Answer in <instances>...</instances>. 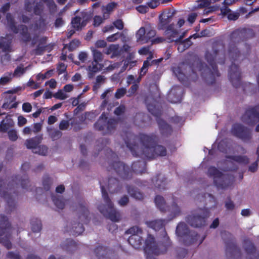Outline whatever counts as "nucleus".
<instances>
[{
  "instance_id": "f257e3e1",
  "label": "nucleus",
  "mask_w": 259,
  "mask_h": 259,
  "mask_svg": "<svg viewBox=\"0 0 259 259\" xmlns=\"http://www.w3.org/2000/svg\"><path fill=\"white\" fill-rule=\"evenodd\" d=\"M126 145L136 156L144 155L148 158H154L166 154L165 148L160 145L154 146L153 139L147 135H142L140 138L133 137L126 143Z\"/></svg>"
},
{
  "instance_id": "f03ea898",
  "label": "nucleus",
  "mask_w": 259,
  "mask_h": 259,
  "mask_svg": "<svg viewBox=\"0 0 259 259\" xmlns=\"http://www.w3.org/2000/svg\"><path fill=\"white\" fill-rule=\"evenodd\" d=\"M220 55V52L216 51H213L212 53L207 52L206 54L205 58L210 67H208L198 60L194 63L193 71L196 73L197 71L199 72L200 75L208 83H212L215 76L219 75L217 66L214 61L217 59V56Z\"/></svg>"
},
{
  "instance_id": "7ed1b4c3",
  "label": "nucleus",
  "mask_w": 259,
  "mask_h": 259,
  "mask_svg": "<svg viewBox=\"0 0 259 259\" xmlns=\"http://www.w3.org/2000/svg\"><path fill=\"white\" fill-rule=\"evenodd\" d=\"M102 197L105 204H101L98 206V209L106 218L112 222H117L121 219L120 213L114 207L113 204L108 196L103 187H101Z\"/></svg>"
},
{
  "instance_id": "20e7f679",
  "label": "nucleus",
  "mask_w": 259,
  "mask_h": 259,
  "mask_svg": "<svg viewBox=\"0 0 259 259\" xmlns=\"http://www.w3.org/2000/svg\"><path fill=\"white\" fill-rule=\"evenodd\" d=\"M207 175L213 179L214 184L218 188L222 189H226L230 186L233 181L232 177L223 175L221 171L213 166L208 168Z\"/></svg>"
},
{
  "instance_id": "39448f33",
  "label": "nucleus",
  "mask_w": 259,
  "mask_h": 259,
  "mask_svg": "<svg viewBox=\"0 0 259 259\" xmlns=\"http://www.w3.org/2000/svg\"><path fill=\"white\" fill-rule=\"evenodd\" d=\"M207 216V211L206 210L200 209L188 217V222L193 227H199L203 225L204 219Z\"/></svg>"
},
{
  "instance_id": "423d86ee",
  "label": "nucleus",
  "mask_w": 259,
  "mask_h": 259,
  "mask_svg": "<svg viewBox=\"0 0 259 259\" xmlns=\"http://www.w3.org/2000/svg\"><path fill=\"white\" fill-rule=\"evenodd\" d=\"M185 34V32H183L182 34H180L179 31L175 28V25L174 24L168 25L164 32L165 39L168 42L174 41L178 42L182 40Z\"/></svg>"
},
{
  "instance_id": "0eeeda50",
  "label": "nucleus",
  "mask_w": 259,
  "mask_h": 259,
  "mask_svg": "<svg viewBox=\"0 0 259 259\" xmlns=\"http://www.w3.org/2000/svg\"><path fill=\"white\" fill-rule=\"evenodd\" d=\"M242 121L249 125H253L259 121V107L247 110L242 117Z\"/></svg>"
},
{
  "instance_id": "6e6552de",
  "label": "nucleus",
  "mask_w": 259,
  "mask_h": 259,
  "mask_svg": "<svg viewBox=\"0 0 259 259\" xmlns=\"http://www.w3.org/2000/svg\"><path fill=\"white\" fill-rule=\"evenodd\" d=\"M114 168L120 177L124 179H128L132 178L133 171L128 166L126 165L124 163L119 161L114 164Z\"/></svg>"
},
{
  "instance_id": "1a4fd4ad",
  "label": "nucleus",
  "mask_w": 259,
  "mask_h": 259,
  "mask_svg": "<svg viewBox=\"0 0 259 259\" xmlns=\"http://www.w3.org/2000/svg\"><path fill=\"white\" fill-rule=\"evenodd\" d=\"M110 61L108 60H105L104 63L102 64L92 61L87 68L89 78L90 79L93 78L96 73L100 71Z\"/></svg>"
},
{
  "instance_id": "9d476101",
  "label": "nucleus",
  "mask_w": 259,
  "mask_h": 259,
  "mask_svg": "<svg viewBox=\"0 0 259 259\" xmlns=\"http://www.w3.org/2000/svg\"><path fill=\"white\" fill-rule=\"evenodd\" d=\"M26 10L30 12H33L35 15H39L42 12L44 6L38 0H27Z\"/></svg>"
},
{
  "instance_id": "9b49d317",
  "label": "nucleus",
  "mask_w": 259,
  "mask_h": 259,
  "mask_svg": "<svg viewBox=\"0 0 259 259\" xmlns=\"http://www.w3.org/2000/svg\"><path fill=\"white\" fill-rule=\"evenodd\" d=\"M232 133L233 135L243 140L249 139L250 138V134L248 129L245 128L240 124L233 125Z\"/></svg>"
},
{
  "instance_id": "f8f14e48",
  "label": "nucleus",
  "mask_w": 259,
  "mask_h": 259,
  "mask_svg": "<svg viewBox=\"0 0 259 259\" xmlns=\"http://www.w3.org/2000/svg\"><path fill=\"white\" fill-rule=\"evenodd\" d=\"M76 220L82 224L89 223L90 217L87 208L82 205H79L76 209Z\"/></svg>"
},
{
  "instance_id": "ddd939ff",
  "label": "nucleus",
  "mask_w": 259,
  "mask_h": 259,
  "mask_svg": "<svg viewBox=\"0 0 259 259\" xmlns=\"http://www.w3.org/2000/svg\"><path fill=\"white\" fill-rule=\"evenodd\" d=\"M174 13L168 10L166 12H164L159 16V22L157 25V28L159 30H163L166 29L168 26V24L170 22Z\"/></svg>"
},
{
  "instance_id": "4468645a",
  "label": "nucleus",
  "mask_w": 259,
  "mask_h": 259,
  "mask_svg": "<svg viewBox=\"0 0 259 259\" xmlns=\"http://www.w3.org/2000/svg\"><path fill=\"white\" fill-rule=\"evenodd\" d=\"M229 77L233 85L237 88L240 84V72L238 66L235 64H233L231 66Z\"/></svg>"
},
{
  "instance_id": "2eb2a0df",
  "label": "nucleus",
  "mask_w": 259,
  "mask_h": 259,
  "mask_svg": "<svg viewBox=\"0 0 259 259\" xmlns=\"http://www.w3.org/2000/svg\"><path fill=\"white\" fill-rule=\"evenodd\" d=\"M182 90L178 87L173 88L168 95V100L172 103L180 102L182 99Z\"/></svg>"
},
{
  "instance_id": "dca6fc26",
  "label": "nucleus",
  "mask_w": 259,
  "mask_h": 259,
  "mask_svg": "<svg viewBox=\"0 0 259 259\" xmlns=\"http://www.w3.org/2000/svg\"><path fill=\"white\" fill-rule=\"evenodd\" d=\"M244 247L248 254V259H259L258 254L255 252V248L250 240L245 239L244 241Z\"/></svg>"
},
{
  "instance_id": "f3484780",
  "label": "nucleus",
  "mask_w": 259,
  "mask_h": 259,
  "mask_svg": "<svg viewBox=\"0 0 259 259\" xmlns=\"http://www.w3.org/2000/svg\"><path fill=\"white\" fill-rule=\"evenodd\" d=\"M42 139L41 136H38L27 139L25 141V145L28 149H31L33 152V151L35 150V149L37 148L39 144L41 142Z\"/></svg>"
},
{
  "instance_id": "a211bd4d",
  "label": "nucleus",
  "mask_w": 259,
  "mask_h": 259,
  "mask_svg": "<svg viewBox=\"0 0 259 259\" xmlns=\"http://www.w3.org/2000/svg\"><path fill=\"white\" fill-rule=\"evenodd\" d=\"M121 187V185L116 179L111 178L109 179L108 188L110 193H117L120 191Z\"/></svg>"
},
{
  "instance_id": "6ab92c4d",
  "label": "nucleus",
  "mask_w": 259,
  "mask_h": 259,
  "mask_svg": "<svg viewBox=\"0 0 259 259\" xmlns=\"http://www.w3.org/2000/svg\"><path fill=\"white\" fill-rule=\"evenodd\" d=\"M11 228L7 219L0 214V236L5 234H9Z\"/></svg>"
},
{
  "instance_id": "aec40b11",
  "label": "nucleus",
  "mask_w": 259,
  "mask_h": 259,
  "mask_svg": "<svg viewBox=\"0 0 259 259\" xmlns=\"http://www.w3.org/2000/svg\"><path fill=\"white\" fill-rule=\"evenodd\" d=\"M107 117L105 113H103L100 117L99 120L95 123L94 126L96 130L100 131L106 130L108 121Z\"/></svg>"
},
{
  "instance_id": "412c9836",
  "label": "nucleus",
  "mask_w": 259,
  "mask_h": 259,
  "mask_svg": "<svg viewBox=\"0 0 259 259\" xmlns=\"http://www.w3.org/2000/svg\"><path fill=\"white\" fill-rule=\"evenodd\" d=\"M103 52L108 55H111V58H114L120 55L119 46L118 45H110Z\"/></svg>"
},
{
  "instance_id": "4be33fe9",
  "label": "nucleus",
  "mask_w": 259,
  "mask_h": 259,
  "mask_svg": "<svg viewBox=\"0 0 259 259\" xmlns=\"http://www.w3.org/2000/svg\"><path fill=\"white\" fill-rule=\"evenodd\" d=\"M155 186L159 189H163L166 184V179L164 176L159 174L152 180Z\"/></svg>"
},
{
  "instance_id": "5701e85b",
  "label": "nucleus",
  "mask_w": 259,
  "mask_h": 259,
  "mask_svg": "<svg viewBox=\"0 0 259 259\" xmlns=\"http://www.w3.org/2000/svg\"><path fill=\"white\" fill-rule=\"evenodd\" d=\"M143 241L142 237L140 235H131L128 239L129 243L136 248H139L141 246Z\"/></svg>"
},
{
  "instance_id": "b1692460",
  "label": "nucleus",
  "mask_w": 259,
  "mask_h": 259,
  "mask_svg": "<svg viewBox=\"0 0 259 259\" xmlns=\"http://www.w3.org/2000/svg\"><path fill=\"white\" fill-rule=\"evenodd\" d=\"M146 246L145 250L146 251L151 252L153 253H157L156 250V245L155 244L154 238L151 236H149L145 242Z\"/></svg>"
},
{
  "instance_id": "393cba45",
  "label": "nucleus",
  "mask_w": 259,
  "mask_h": 259,
  "mask_svg": "<svg viewBox=\"0 0 259 259\" xmlns=\"http://www.w3.org/2000/svg\"><path fill=\"white\" fill-rule=\"evenodd\" d=\"M151 56L148 57L147 60L145 61L143 63V66L141 69L140 75L143 76L147 72V68L149 66H151L153 64H157L159 63L161 60H154L151 62H150V60L151 59Z\"/></svg>"
},
{
  "instance_id": "a878e982",
  "label": "nucleus",
  "mask_w": 259,
  "mask_h": 259,
  "mask_svg": "<svg viewBox=\"0 0 259 259\" xmlns=\"http://www.w3.org/2000/svg\"><path fill=\"white\" fill-rule=\"evenodd\" d=\"M127 191L132 197L136 199L142 200L144 198L143 194L133 187L127 186Z\"/></svg>"
},
{
  "instance_id": "bb28decb",
  "label": "nucleus",
  "mask_w": 259,
  "mask_h": 259,
  "mask_svg": "<svg viewBox=\"0 0 259 259\" xmlns=\"http://www.w3.org/2000/svg\"><path fill=\"white\" fill-rule=\"evenodd\" d=\"M46 40V38L44 37L39 40V43L36 49L33 51V53L35 55H40L47 49V46H45Z\"/></svg>"
},
{
  "instance_id": "cd10ccee",
  "label": "nucleus",
  "mask_w": 259,
  "mask_h": 259,
  "mask_svg": "<svg viewBox=\"0 0 259 259\" xmlns=\"http://www.w3.org/2000/svg\"><path fill=\"white\" fill-rule=\"evenodd\" d=\"M159 128L162 134L167 135L171 132V128L164 120L161 119L157 120Z\"/></svg>"
},
{
  "instance_id": "c85d7f7f",
  "label": "nucleus",
  "mask_w": 259,
  "mask_h": 259,
  "mask_svg": "<svg viewBox=\"0 0 259 259\" xmlns=\"http://www.w3.org/2000/svg\"><path fill=\"white\" fill-rule=\"evenodd\" d=\"M84 231L83 224L80 222H74L72 224L71 232L74 235H80Z\"/></svg>"
},
{
  "instance_id": "c756f323",
  "label": "nucleus",
  "mask_w": 259,
  "mask_h": 259,
  "mask_svg": "<svg viewBox=\"0 0 259 259\" xmlns=\"http://www.w3.org/2000/svg\"><path fill=\"white\" fill-rule=\"evenodd\" d=\"M147 226L155 231H157L162 228L163 227V222L161 220H154L150 222H147Z\"/></svg>"
},
{
  "instance_id": "7c9ffc66",
  "label": "nucleus",
  "mask_w": 259,
  "mask_h": 259,
  "mask_svg": "<svg viewBox=\"0 0 259 259\" xmlns=\"http://www.w3.org/2000/svg\"><path fill=\"white\" fill-rule=\"evenodd\" d=\"M176 232L178 235L183 237L188 234L189 230L186 224L180 223L177 227Z\"/></svg>"
},
{
  "instance_id": "2f4dec72",
  "label": "nucleus",
  "mask_w": 259,
  "mask_h": 259,
  "mask_svg": "<svg viewBox=\"0 0 259 259\" xmlns=\"http://www.w3.org/2000/svg\"><path fill=\"white\" fill-rule=\"evenodd\" d=\"M185 65L183 64L181 66H177L173 68L172 70L176 76L181 81L184 80L185 75L182 71V69L184 68Z\"/></svg>"
},
{
  "instance_id": "473e14b6",
  "label": "nucleus",
  "mask_w": 259,
  "mask_h": 259,
  "mask_svg": "<svg viewBox=\"0 0 259 259\" xmlns=\"http://www.w3.org/2000/svg\"><path fill=\"white\" fill-rule=\"evenodd\" d=\"M72 27L76 30H79L85 25V22L84 20L81 21V18L77 16L73 18L71 21Z\"/></svg>"
},
{
  "instance_id": "72a5a7b5",
  "label": "nucleus",
  "mask_w": 259,
  "mask_h": 259,
  "mask_svg": "<svg viewBox=\"0 0 259 259\" xmlns=\"http://www.w3.org/2000/svg\"><path fill=\"white\" fill-rule=\"evenodd\" d=\"M146 27H141L136 34L137 41L141 42L142 44L146 42Z\"/></svg>"
},
{
  "instance_id": "f704fd0d",
  "label": "nucleus",
  "mask_w": 259,
  "mask_h": 259,
  "mask_svg": "<svg viewBox=\"0 0 259 259\" xmlns=\"http://www.w3.org/2000/svg\"><path fill=\"white\" fill-rule=\"evenodd\" d=\"M91 50L93 55V61L100 63L103 60L104 55L102 52L94 48H91Z\"/></svg>"
},
{
  "instance_id": "c9c22d12",
  "label": "nucleus",
  "mask_w": 259,
  "mask_h": 259,
  "mask_svg": "<svg viewBox=\"0 0 259 259\" xmlns=\"http://www.w3.org/2000/svg\"><path fill=\"white\" fill-rule=\"evenodd\" d=\"M155 202L157 206L162 211H165L167 210V206L164 198L160 196H157L155 199Z\"/></svg>"
},
{
  "instance_id": "e433bc0d",
  "label": "nucleus",
  "mask_w": 259,
  "mask_h": 259,
  "mask_svg": "<svg viewBox=\"0 0 259 259\" xmlns=\"http://www.w3.org/2000/svg\"><path fill=\"white\" fill-rule=\"evenodd\" d=\"M98 113L96 112H85L82 114L80 117V121L81 122H85L87 120L91 121L95 119Z\"/></svg>"
},
{
  "instance_id": "4c0bfd02",
  "label": "nucleus",
  "mask_w": 259,
  "mask_h": 259,
  "mask_svg": "<svg viewBox=\"0 0 259 259\" xmlns=\"http://www.w3.org/2000/svg\"><path fill=\"white\" fill-rule=\"evenodd\" d=\"M145 164L143 162H136L132 165L134 171L138 174H142L144 172Z\"/></svg>"
},
{
  "instance_id": "58836bf2",
  "label": "nucleus",
  "mask_w": 259,
  "mask_h": 259,
  "mask_svg": "<svg viewBox=\"0 0 259 259\" xmlns=\"http://www.w3.org/2000/svg\"><path fill=\"white\" fill-rule=\"evenodd\" d=\"M167 209L171 213L174 217L179 215L181 213V208L175 202H173L168 208L167 207Z\"/></svg>"
},
{
  "instance_id": "ea45409f",
  "label": "nucleus",
  "mask_w": 259,
  "mask_h": 259,
  "mask_svg": "<svg viewBox=\"0 0 259 259\" xmlns=\"http://www.w3.org/2000/svg\"><path fill=\"white\" fill-rule=\"evenodd\" d=\"M146 42L156 35V31L148 24L146 26Z\"/></svg>"
},
{
  "instance_id": "a19ab883",
  "label": "nucleus",
  "mask_w": 259,
  "mask_h": 259,
  "mask_svg": "<svg viewBox=\"0 0 259 259\" xmlns=\"http://www.w3.org/2000/svg\"><path fill=\"white\" fill-rule=\"evenodd\" d=\"M31 230L34 233L39 232L41 229V223L39 220H32L31 223Z\"/></svg>"
},
{
  "instance_id": "79ce46f5",
  "label": "nucleus",
  "mask_w": 259,
  "mask_h": 259,
  "mask_svg": "<svg viewBox=\"0 0 259 259\" xmlns=\"http://www.w3.org/2000/svg\"><path fill=\"white\" fill-rule=\"evenodd\" d=\"M52 199L55 205L58 208L62 209L64 208L65 201L64 199L56 196H53Z\"/></svg>"
},
{
  "instance_id": "37998d69",
  "label": "nucleus",
  "mask_w": 259,
  "mask_h": 259,
  "mask_svg": "<svg viewBox=\"0 0 259 259\" xmlns=\"http://www.w3.org/2000/svg\"><path fill=\"white\" fill-rule=\"evenodd\" d=\"M105 80V77L102 75H98L97 76L96 81L94 83L93 86V90L94 91H97L101 85L103 84Z\"/></svg>"
},
{
  "instance_id": "c03bdc74",
  "label": "nucleus",
  "mask_w": 259,
  "mask_h": 259,
  "mask_svg": "<svg viewBox=\"0 0 259 259\" xmlns=\"http://www.w3.org/2000/svg\"><path fill=\"white\" fill-rule=\"evenodd\" d=\"M6 18L7 20L8 25L11 30L15 33H18L17 28L15 26L12 15L10 14H8L7 15Z\"/></svg>"
},
{
  "instance_id": "a18cd8bd",
  "label": "nucleus",
  "mask_w": 259,
  "mask_h": 259,
  "mask_svg": "<svg viewBox=\"0 0 259 259\" xmlns=\"http://www.w3.org/2000/svg\"><path fill=\"white\" fill-rule=\"evenodd\" d=\"M142 231L138 226H134L126 231V233L131 235H140L142 234Z\"/></svg>"
},
{
  "instance_id": "49530a36",
  "label": "nucleus",
  "mask_w": 259,
  "mask_h": 259,
  "mask_svg": "<svg viewBox=\"0 0 259 259\" xmlns=\"http://www.w3.org/2000/svg\"><path fill=\"white\" fill-rule=\"evenodd\" d=\"M43 2L46 4L51 13L56 12L57 6L53 0H44Z\"/></svg>"
},
{
  "instance_id": "de8ad7c7",
  "label": "nucleus",
  "mask_w": 259,
  "mask_h": 259,
  "mask_svg": "<svg viewBox=\"0 0 259 259\" xmlns=\"http://www.w3.org/2000/svg\"><path fill=\"white\" fill-rule=\"evenodd\" d=\"M48 148L45 145H38L36 149L33 151L34 153L38 154L41 155H46L48 153Z\"/></svg>"
},
{
  "instance_id": "09e8293b",
  "label": "nucleus",
  "mask_w": 259,
  "mask_h": 259,
  "mask_svg": "<svg viewBox=\"0 0 259 259\" xmlns=\"http://www.w3.org/2000/svg\"><path fill=\"white\" fill-rule=\"evenodd\" d=\"M116 123V120L113 119H110L108 120L106 130L104 132V134H108L111 132V131L115 128Z\"/></svg>"
},
{
  "instance_id": "8fccbe9b",
  "label": "nucleus",
  "mask_w": 259,
  "mask_h": 259,
  "mask_svg": "<svg viewBox=\"0 0 259 259\" xmlns=\"http://www.w3.org/2000/svg\"><path fill=\"white\" fill-rule=\"evenodd\" d=\"M115 5L113 3L109 4L107 5L105 9H103V16L104 19L108 18L109 14L112 11L113 8L115 7Z\"/></svg>"
},
{
  "instance_id": "3c124183",
  "label": "nucleus",
  "mask_w": 259,
  "mask_h": 259,
  "mask_svg": "<svg viewBox=\"0 0 259 259\" xmlns=\"http://www.w3.org/2000/svg\"><path fill=\"white\" fill-rule=\"evenodd\" d=\"M239 54V51H238L237 48H236L235 46L232 47L230 46V48L229 49V55L230 57L236 59Z\"/></svg>"
},
{
  "instance_id": "603ef678",
  "label": "nucleus",
  "mask_w": 259,
  "mask_h": 259,
  "mask_svg": "<svg viewBox=\"0 0 259 259\" xmlns=\"http://www.w3.org/2000/svg\"><path fill=\"white\" fill-rule=\"evenodd\" d=\"M26 69L23 67V66H19L17 67L15 70L13 74H12V76L13 77H19L21 75L24 73L25 72Z\"/></svg>"
},
{
  "instance_id": "864d4df0",
  "label": "nucleus",
  "mask_w": 259,
  "mask_h": 259,
  "mask_svg": "<svg viewBox=\"0 0 259 259\" xmlns=\"http://www.w3.org/2000/svg\"><path fill=\"white\" fill-rule=\"evenodd\" d=\"M53 96L60 100H64L68 97L67 94L63 92V90H59L56 93H55Z\"/></svg>"
},
{
  "instance_id": "5fc2aeb1",
  "label": "nucleus",
  "mask_w": 259,
  "mask_h": 259,
  "mask_svg": "<svg viewBox=\"0 0 259 259\" xmlns=\"http://www.w3.org/2000/svg\"><path fill=\"white\" fill-rule=\"evenodd\" d=\"M233 159L235 161L242 164H246L248 162V159L245 156H234Z\"/></svg>"
},
{
  "instance_id": "6e6d98bb",
  "label": "nucleus",
  "mask_w": 259,
  "mask_h": 259,
  "mask_svg": "<svg viewBox=\"0 0 259 259\" xmlns=\"http://www.w3.org/2000/svg\"><path fill=\"white\" fill-rule=\"evenodd\" d=\"M53 74V70H50L48 71H47L44 74L39 73L37 75V79H45L46 78H48L50 77Z\"/></svg>"
},
{
  "instance_id": "4d7b16f0",
  "label": "nucleus",
  "mask_w": 259,
  "mask_h": 259,
  "mask_svg": "<svg viewBox=\"0 0 259 259\" xmlns=\"http://www.w3.org/2000/svg\"><path fill=\"white\" fill-rule=\"evenodd\" d=\"M12 78V76L11 73H10L9 74V76H5L1 77V78L0 79V84L2 85H4L7 84L9 82H10Z\"/></svg>"
},
{
  "instance_id": "13d9d810",
  "label": "nucleus",
  "mask_w": 259,
  "mask_h": 259,
  "mask_svg": "<svg viewBox=\"0 0 259 259\" xmlns=\"http://www.w3.org/2000/svg\"><path fill=\"white\" fill-rule=\"evenodd\" d=\"M80 41L78 40L74 39L69 45L68 49L70 51L76 49L80 45Z\"/></svg>"
},
{
  "instance_id": "bf43d9fd",
  "label": "nucleus",
  "mask_w": 259,
  "mask_h": 259,
  "mask_svg": "<svg viewBox=\"0 0 259 259\" xmlns=\"http://www.w3.org/2000/svg\"><path fill=\"white\" fill-rule=\"evenodd\" d=\"M126 93V90L125 88H122L117 90L115 94V97L116 99H120Z\"/></svg>"
},
{
  "instance_id": "052dcab7",
  "label": "nucleus",
  "mask_w": 259,
  "mask_h": 259,
  "mask_svg": "<svg viewBox=\"0 0 259 259\" xmlns=\"http://www.w3.org/2000/svg\"><path fill=\"white\" fill-rule=\"evenodd\" d=\"M197 37V36H196V34H194L193 35H191L189 38L185 39V40L182 41V42L184 45L185 48L186 49H188L193 44L192 42L190 40L191 38H192V37H194V38H195Z\"/></svg>"
},
{
  "instance_id": "680f3d73",
  "label": "nucleus",
  "mask_w": 259,
  "mask_h": 259,
  "mask_svg": "<svg viewBox=\"0 0 259 259\" xmlns=\"http://www.w3.org/2000/svg\"><path fill=\"white\" fill-rule=\"evenodd\" d=\"M62 136V133L58 130H54L50 133V136L53 140L60 138Z\"/></svg>"
},
{
  "instance_id": "e2e57ef3",
  "label": "nucleus",
  "mask_w": 259,
  "mask_h": 259,
  "mask_svg": "<svg viewBox=\"0 0 259 259\" xmlns=\"http://www.w3.org/2000/svg\"><path fill=\"white\" fill-rule=\"evenodd\" d=\"M8 136L10 140L15 141L18 139L17 132L14 130H10L8 132Z\"/></svg>"
},
{
  "instance_id": "0e129e2a",
  "label": "nucleus",
  "mask_w": 259,
  "mask_h": 259,
  "mask_svg": "<svg viewBox=\"0 0 259 259\" xmlns=\"http://www.w3.org/2000/svg\"><path fill=\"white\" fill-rule=\"evenodd\" d=\"M122 35L121 33L117 32L108 36L107 40L109 42H113L119 39Z\"/></svg>"
},
{
  "instance_id": "69168bd1",
  "label": "nucleus",
  "mask_w": 259,
  "mask_h": 259,
  "mask_svg": "<svg viewBox=\"0 0 259 259\" xmlns=\"http://www.w3.org/2000/svg\"><path fill=\"white\" fill-rule=\"evenodd\" d=\"M51 184L52 180L50 178L47 177L44 179L43 181V186L45 190H49Z\"/></svg>"
},
{
  "instance_id": "338daca9",
  "label": "nucleus",
  "mask_w": 259,
  "mask_h": 259,
  "mask_svg": "<svg viewBox=\"0 0 259 259\" xmlns=\"http://www.w3.org/2000/svg\"><path fill=\"white\" fill-rule=\"evenodd\" d=\"M67 243L68 244L65 247L69 251H72L74 248L76 247V243L72 240H67Z\"/></svg>"
},
{
  "instance_id": "774afa93",
  "label": "nucleus",
  "mask_w": 259,
  "mask_h": 259,
  "mask_svg": "<svg viewBox=\"0 0 259 259\" xmlns=\"http://www.w3.org/2000/svg\"><path fill=\"white\" fill-rule=\"evenodd\" d=\"M6 256L9 259H21L20 256L18 254L12 251L8 252Z\"/></svg>"
}]
</instances>
